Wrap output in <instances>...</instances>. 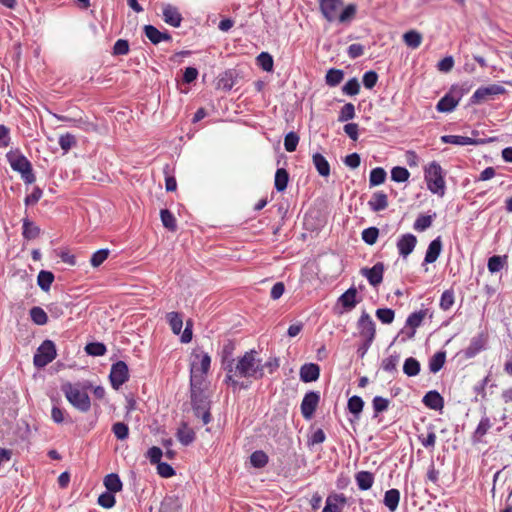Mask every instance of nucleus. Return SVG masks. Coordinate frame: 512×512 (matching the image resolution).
Here are the masks:
<instances>
[{
    "instance_id": "nucleus-1",
    "label": "nucleus",
    "mask_w": 512,
    "mask_h": 512,
    "mask_svg": "<svg viewBox=\"0 0 512 512\" xmlns=\"http://www.w3.org/2000/svg\"><path fill=\"white\" fill-rule=\"evenodd\" d=\"M233 361L227 365V375L225 381L236 386L238 382L233 378L234 376L240 378H254L260 379L264 375V365L262 360L258 358V353L255 350L247 351L241 358L238 359L235 367L232 366Z\"/></svg>"
},
{
    "instance_id": "nucleus-2",
    "label": "nucleus",
    "mask_w": 512,
    "mask_h": 512,
    "mask_svg": "<svg viewBox=\"0 0 512 512\" xmlns=\"http://www.w3.org/2000/svg\"><path fill=\"white\" fill-rule=\"evenodd\" d=\"M319 6L324 18L329 22L335 20H338L340 23L350 22L355 17L357 11L355 4H349L342 10V0H320Z\"/></svg>"
},
{
    "instance_id": "nucleus-3",
    "label": "nucleus",
    "mask_w": 512,
    "mask_h": 512,
    "mask_svg": "<svg viewBox=\"0 0 512 512\" xmlns=\"http://www.w3.org/2000/svg\"><path fill=\"white\" fill-rule=\"evenodd\" d=\"M203 383L190 382L191 403L195 416L200 417L203 424L211 421L210 401L202 389Z\"/></svg>"
},
{
    "instance_id": "nucleus-4",
    "label": "nucleus",
    "mask_w": 512,
    "mask_h": 512,
    "mask_svg": "<svg viewBox=\"0 0 512 512\" xmlns=\"http://www.w3.org/2000/svg\"><path fill=\"white\" fill-rule=\"evenodd\" d=\"M61 390L64 393L69 403L80 412H88L91 407L90 397L87 392L82 390L79 384H72L66 382L61 386Z\"/></svg>"
},
{
    "instance_id": "nucleus-5",
    "label": "nucleus",
    "mask_w": 512,
    "mask_h": 512,
    "mask_svg": "<svg viewBox=\"0 0 512 512\" xmlns=\"http://www.w3.org/2000/svg\"><path fill=\"white\" fill-rule=\"evenodd\" d=\"M424 177L428 189L439 196L445 194V180L443 169L436 161L431 162L424 170Z\"/></svg>"
},
{
    "instance_id": "nucleus-6",
    "label": "nucleus",
    "mask_w": 512,
    "mask_h": 512,
    "mask_svg": "<svg viewBox=\"0 0 512 512\" xmlns=\"http://www.w3.org/2000/svg\"><path fill=\"white\" fill-rule=\"evenodd\" d=\"M11 168L21 174V178L27 184L35 182L36 178L33 173L30 161L19 151H10L6 155Z\"/></svg>"
},
{
    "instance_id": "nucleus-7",
    "label": "nucleus",
    "mask_w": 512,
    "mask_h": 512,
    "mask_svg": "<svg viewBox=\"0 0 512 512\" xmlns=\"http://www.w3.org/2000/svg\"><path fill=\"white\" fill-rule=\"evenodd\" d=\"M211 364V357L205 352H195L190 364V382L203 383Z\"/></svg>"
},
{
    "instance_id": "nucleus-8",
    "label": "nucleus",
    "mask_w": 512,
    "mask_h": 512,
    "mask_svg": "<svg viewBox=\"0 0 512 512\" xmlns=\"http://www.w3.org/2000/svg\"><path fill=\"white\" fill-rule=\"evenodd\" d=\"M56 347L53 341L45 340L37 349L33 362L38 368L45 367L56 358Z\"/></svg>"
},
{
    "instance_id": "nucleus-9",
    "label": "nucleus",
    "mask_w": 512,
    "mask_h": 512,
    "mask_svg": "<svg viewBox=\"0 0 512 512\" xmlns=\"http://www.w3.org/2000/svg\"><path fill=\"white\" fill-rule=\"evenodd\" d=\"M357 329L360 337L367 340V343H373L376 336V324L369 313L363 311L357 321Z\"/></svg>"
},
{
    "instance_id": "nucleus-10",
    "label": "nucleus",
    "mask_w": 512,
    "mask_h": 512,
    "mask_svg": "<svg viewBox=\"0 0 512 512\" xmlns=\"http://www.w3.org/2000/svg\"><path fill=\"white\" fill-rule=\"evenodd\" d=\"M111 386L118 390L129 379V369L124 361H117L110 370Z\"/></svg>"
},
{
    "instance_id": "nucleus-11",
    "label": "nucleus",
    "mask_w": 512,
    "mask_h": 512,
    "mask_svg": "<svg viewBox=\"0 0 512 512\" xmlns=\"http://www.w3.org/2000/svg\"><path fill=\"white\" fill-rule=\"evenodd\" d=\"M319 400L320 395L318 392L310 391L305 394L301 402V413L305 419H311L318 406Z\"/></svg>"
},
{
    "instance_id": "nucleus-12",
    "label": "nucleus",
    "mask_w": 512,
    "mask_h": 512,
    "mask_svg": "<svg viewBox=\"0 0 512 512\" xmlns=\"http://www.w3.org/2000/svg\"><path fill=\"white\" fill-rule=\"evenodd\" d=\"M384 270V264L377 262L372 268H362L360 273L368 280L370 285L376 287L383 281Z\"/></svg>"
},
{
    "instance_id": "nucleus-13",
    "label": "nucleus",
    "mask_w": 512,
    "mask_h": 512,
    "mask_svg": "<svg viewBox=\"0 0 512 512\" xmlns=\"http://www.w3.org/2000/svg\"><path fill=\"white\" fill-rule=\"evenodd\" d=\"M426 316V310H420L411 313L406 320V327L408 330H402L401 333L406 334L408 339H412L415 336L416 328L421 326Z\"/></svg>"
},
{
    "instance_id": "nucleus-14",
    "label": "nucleus",
    "mask_w": 512,
    "mask_h": 512,
    "mask_svg": "<svg viewBox=\"0 0 512 512\" xmlns=\"http://www.w3.org/2000/svg\"><path fill=\"white\" fill-rule=\"evenodd\" d=\"M417 244V238L411 233L402 235L397 241V249L399 254L406 258L410 255Z\"/></svg>"
},
{
    "instance_id": "nucleus-15",
    "label": "nucleus",
    "mask_w": 512,
    "mask_h": 512,
    "mask_svg": "<svg viewBox=\"0 0 512 512\" xmlns=\"http://www.w3.org/2000/svg\"><path fill=\"white\" fill-rule=\"evenodd\" d=\"M505 92V88L501 85H489L486 87L478 88L474 94L472 95V102L478 103L480 101L486 100L488 96L491 95H499Z\"/></svg>"
},
{
    "instance_id": "nucleus-16",
    "label": "nucleus",
    "mask_w": 512,
    "mask_h": 512,
    "mask_svg": "<svg viewBox=\"0 0 512 512\" xmlns=\"http://www.w3.org/2000/svg\"><path fill=\"white\" fill-rule=\"evenodd\" d=\"M162 14L165 23L173 27H179L181 25L182 16L175 6H172L171 4H164L162 7Z\"/></svg>"
},
{
    "instance_id": "nucleus-17",
    "label": "nucleus",
    "mask_w": 512,
    "mask_h": 512,
    "mask_svg": "<svg viewBox=\"0 0 512 512\" xmlns=\"http://www.w3.org/2000/svg\"><path fill=\"white\" fill-rule=\"evenodd\" d=\"M346 502L347 498L343 494H331L327 497L322 512H341Z\"/></svg>"
},
{
    "instance_id": "nucleus-18",
    "label": "nucleus",
    "mask_w": 512,
    "mask_h": 512,
    "mask_svg": "<svg viewBox=\"0 0 512 512\" xmlns=\"http://www.w3.org/2000/svg\"><path fill=\"white\" fill-rule=\"evenodd\" d=\"M320 376V368L317 364L307 363L300 368V379L305 383L316 381Z\"/></svg>"
},
{
    "instance_id": "nucleus-19",
    "label": "nucleus",
    "mask_w": 512,
    "mask_h": 512,
    "mask_svg": "<svg viewBox=\"0 0 512 512\" xmlns=\"http://www.w3.org/2000/svg\"><path fill=\"white\" fill-rule=\"evenodd\" d=\"M144 33L146 37L155 45L159 44L162 41L171 40V35L169 33L161 32L153 25H145Z\"/></svg>"
},
{
    "instance_id": "nucleus-20",
    "label": "nucleus",
    "mask_w": 512,
    "mask_h": 512,
    "mask_svg": "<svg viewBox=\"0 0 512 512\" xmlns=\"http://www.w3.org/2000/svg\"><path fill=\"white\" fill-rule=\"evenodd\" d=\"M443 143H449L454 145L466 146V145H478L482 144V140L473 139L467 136L460 135H443L441 137Z\"/></svg>"
},
{
    "instance_id": "nucleus-21",
    "label": "nucleus",
    "mask_w": 512,
    "mask_h": 512,
    "mask_svg": "<svg viewBox=\"0 0 512 512\" xmlns=\"http://www.w3.org/2000/svg\"><path fill=\"white\" fill-rule=\"evenodd\" d=\"M441 251H442V240H441V237L438 236L436 239H434L433 241L430 242V244L427 248L426 254H425L424 262L425 263H434L438 259Z\"/></svg>"
},
{
    "instance_id": "nucleus-22",
    "label": "nucleus",
    "mask_w": 512,
    "mask_h": 512,
    "mask_svg": "<svg viewBox=\"0 0 512 512\" xmlns=\"http://www.w3.org/2000/svg\"><path fill=\"white\" fill-rule=\"evenodd\" d=\"M356 297L357 289L355 287H350L338 298V302L345 308V310L350 311L358 303Z\"/></svg>"
},
{
    "instance_id": "nucleus-23",
    "label": "nucleus",
    "mask_w": 512,
    "mask_h": 512,
    "mask_svg": "<svg viewBox=\"0 0 512 512\" xmlns=\"http://www.w3.org/2000/svg\"><path fill=\"white\" fill-rule=\"evenodd\" d=\"M422 401L426 407L433 410H440L444 405L443 397L435 390L427 392Z\"/></svg>"
},
{
    "instance_id": "nucleus-24",
    "label": "nucleus",
    "mask_w": 512,
    "mask_h": 512,
    "mask_svg": "<svg viewBox=\"0 0 512 512\" xmlns=\"http://www.w3.org/2000/svg\"><path fill=\"white\" fill-rule=\"evenodd\" d=\"M176 437L182 445L188 446L195 440V432L186 423H182L177 430Z\"/></svg>"
},
{
    "instance_id": "nucleus-25",
    "label": "nucleus",
    "mask_w": 512,
    "mask_h": 512,
    "mask_svg": "<svg viewBox=\"0 0 512 512\" xmlns=\"http://www.w3.org/2000/svg\"><path fill=\"white\" fill-rule=\"evenodd\" d=\"M402 38L405 45L411 49L419 48L423 41V35L414 29L405 32Z\"/></svg>"
},
{
    "instance_id": "nucleus-26",
    "label": "nucleus",
    "mask_w": 512,
    "mask_h": 512,
    "mask_svg": "<svg viewBox=\"0 0 512 512\" xmlns=\"http://www.w3.org/2000/svg\"><path fill=\"white\" fill-rule=\"evenodd\" d=\"M369 207L374 212H379L387 208L388 199L387 195L383 192H376L368 202Z\"/></svg>"
},
{
    "instance_id": "nucleus-27",
    "label": "nucleus",
    "mask_w": 512,
    "mask_h": 512,
    "mask_svg": "<svg viewBox=\"0 0 512 512\" xmlns=\"http://www.w3.org/2000/svg\"><path fill=\"white\" fill-rule=\"evenodd\" d=\"M458 103H459V98H455V97L451 96L450 94H446L444 97H442L438 101V103L436 105V109L439 112H444V113L451 112L456 108Z\"/></svg>"
},
{
    "instance_id": "nucleus-28",
    "label": "nucleus",
    "mask_w": 512,
    "mask_h": 512,
    "mask_svg": "<svg viewBox=\"0 0 512 512\" xmlns=\"http://www.w3.org/2000/svg\"><path fill=\"white\" fill-rule=\"evenodd\" d=\"M312 161L316 170L322 177H328L330 175V164L322 154L314 153Z\"/></svg>"
},
{
    "instance_id": "nucleus-29",
    "label": "nucleus",
    "mask_w": 512,
    "mask_h": 512,
    "mask_svg": "<svg viewBox=\"0 0 512 512\" xmlns=\"http://www.w3.org/2000/svg\"><path fill=\"white\" fill-rule=\"evenodd\" d=\"M355 481L360 490L370 489L374 483V475L368 471H360L355 475Z\"/></svg>"
},
{
    "instance_id": "nucleus-30",
    "label": "nucleus",
    "mask_w": 512,
    "mask_h": 512,
    "mask_svg": "<svg viewBox=\"0 0 512 512\" xmlns=\"http://www.w3.org/2000/svg\"><path fill=\"white\" fill-rule=\"evenodd\" d=\"M400 501V492L398 489H390L385 492L384 505L391 511L397 510Z\"/></svg>"
},
{
    "instance_id": "nucleus-31",
    "label": "nucleus",
    "mask_w": 512,
    "mask_h": 512,
    "mask_svg": "<svg viewBox=\"0 0 512 512\" xmlns=\"http://www.w3.org/2000/svg\"><path fill=\"white\" fill-rule=\"evenodd\" d=\"M22 228V235L27 240L35 239L40 234V228L37 225H35L32 221H30L28 218L23 219Z\"/></svg>"
},
{
    "instance_id": "nucleus-32",
    "label": "nucleus",
    "mask_w": 512,
    "mask_h": 512,
    "mask_svg": "<svg viewBox=\"0 0 512 512\" xmlns=\"http://www.w3.org/2000/svg\"><path fill=\"white\" fill-rule=\"evenodd\" d=\"M289 182V174L286 169L284 168H278L275 173V189L278 192H283L288 185Z\"/></svg>"
},
{
    "instance_id": "nucleus-33",
    "label": "nucleus",
    "mask_w": 512,
    "mask_h": 512,
    "mask_svg": "<svg viewBox=\"0 0 512 512\" xmlns=\"http://www.w3.org/2000/svg\"><path fill=\"white\" fill-rule=\"evenodd\" d=\"M104 486L109 492H119L122 489V482L118 474L111 473L105 476L104 478Z\"/></svg>"
},
{
    "instance_id": "nucleus-34",
    "label": "nucleus",
    "mask_w": 512,
    "mask_h": 512,
    "mask_svg": "<svg viewBox=\"0 0 512 512\" xmlns=\"http://www.w3.org/2000/svg\"><path fill=\"white\" fill-rule=\"evenodd\" d=\"M364 407V401L359 396H352L348 399L347 408L350 413H352L356 419L360 418V414Z\"/></svg>"
},
{
    "instance_id": "nucleus-35",
    "label": "nucleus",
    "mask_w": 512,
    "mask_h": 512,
    "mask_svg": "<svg viewBox=\"0 0 512 512\" xmlns=\"http://www.w3.org/2000/svg\"><path fill=\"white\" fill-rule=\"evenodd\" d=\"M53 281L54 275L50 271L41 270L37 276V284L45 292L50 290Z\"/></svg>"
},
{
    "instance_id": "nucleus-36",
    "label": "nucleus",
    "mask_w": 512,
    "mask_h": 512,
    "mask_svg": "<svg viewBox=\"0 0 512 512\" xmlns=\"http://www.w3.org/2000/svg\"><path fill=\"white\" fill-rule=\"evenodd\" d=\"M166 319L171 327L174 334H180L183 327L182 316L178 312H169L166 315Z\"/></svg>"
},
{
    "instance_id": "nucleus-37",
    "label": "nucleus",
    "mask_w": 512,
    "mask_h": 512,
    "mask_svg": "<svg viewBox=\"0 0 512 512\" xmlns=\"http://www.w3.org/2000/svg\"><path fill=\"white\" fill-rule=\"evenodd\" d=\"M30 317H31V320L36 325L42 326V325L47 324V322H48L47 313L41 307H38V306H34L30 309Z\"/></svg>"
},
{
    "instance_id": "nucleus-38",
    "label": "nucleus",
    "mask_w": 512,
    "mask_h": 512,
    "mask_svg": "<svg viewBox=\"0 0 512 512\" xmlns=\"http://www.w3.org/2000/svg\"><path fill=\"white\" fill-rule=\"evenodd\" d=\"M160 217L162 224L165 228H167L169 231H176L177 224H176V218L174 215L168 210V209H162L160 211Z\"/></svg>"
},
{
    "instance_id": "nucleus-39",
    "label": "nucleus",
    "mask_w": 512,
    "mask_h": 512,
    "mask_svg": "<svg viewBox=\"0 0 512 512\" xmlns=\"http://www.w3.org/2000/svg\"><path fill=\"white\" fill-rule=\"evenodd\" d=\"M403 372L409 376H416L420 372V363L413 357H409L405 360L403 365Z\"/></svg>"
},
{
    "instance_id": "nucleus-40",
    "label": "nucleus",
    "mask_w": 512,
    "mask_h": 512,
    "mask_svg": "<svg viewBox=\"0 0 512 512\" xmlns=\"http://www.w3.org/2000/svg\"><path fill=\"white\" fill-rule=\"evenodd\" d=\"M344 78V72L340 69H329L326 73L325 80L329 86H337Z\"/></svg>"
},
{
    "instance_id": "nucleus-41",
    "label": "nucleus",
    "mask_w": 512,
    "mask_h": 512,
    "mask_svg": "<svg viewBox=\"0 0 512 512\" xmlns=\"http://www.w3.org/2000/svg\"><path fill=\"white\" fill-rule=\"evenodd\" d=\"M386 175V171L381 167H376L372 169L369 176L370 186H378L384 183Z\"/></svg>"
},
{
    "instance_id": "nucleus-42",
    "label": "nucleus",
    "mask_w": 512,
    "mask_h": 512,
    "mask_svg": "<svg viewBox=\"0 0 512 512\" xmlns=\"http://www.w3.org/2000/svg\"><path fill=\"white\" fill-rule=\"evenodd\" d=\"M445 352H437L429 361V369L432 373L440 371L445 363Z\"/></svg>"
},
{
    "instance_id": "nucleus-43",
    "label": "nucleus",
    "mask_w": 512,
    "mask_h": 512,
    "mask_svg": "<svg viewBox=\"0 0 512 512\" xmlns=\"http://www.w3.org/2000/svg\"><path fill=\"white\" fill-rule=\"evenodd\" d=\"M435 216H436L435 213L433 214V216H431V215L418 216L413 224V228L419 232L425 231L432 225L433 217H435Z\"/></svg>"
},
{
    "instance_id": "nucleus-44",
    "label": "nucleus",
    "mask_w": 512,
    "mask_h": 512,
    "mask_svg": "<svg viewBox=\"0 0 512 512\" xmlns=\"http://www.w3.org/2000/svg\"><path fill=\"white\" fill-rule=\"evenodd\" d=\"M257 64L266 72H271L273 70V57L268 52H261L257 58Z\"/></svg>"
},
{
    "instance_id": "nucleus-45",
    "label": "nucleus",
    "mask_w": 512,
    "mask_h": 512,
    "mask_svg": "<svg viewBox=\"0 0 512 512\" xmlns=\"http://www.w3.org/2000/svg\"><path fill=\"white\" fill-rule=\"evenodd\" d=\"M250 462L255 468H263L268 463V456L265 452L257 450L251 454Z\"/></svg>"
},
{
    "instance_id": "nucleus-46",
    "label": "nucleus",
    "mask_w": 512,
    "mask_h": 512,
    "mask_svg": "<svg viewBox=\"0 0 512 512\" xmlns=\"http://www.w3.org/2000/svg\"><path fill=\"white\" fill-rule=\"evenodd\" d=\"M484 348V340L481 336L474 337L468 348L466 349V356L473 357Z\"/></svg>"
},
{
    "instance_id": "nucleus-47",
    "label": "nucleus",
    "mask_w": 512,
    "mask_h": 512,
    "mask_svg": "<svg viewBox=\"0 0 512 512\" xmlns=\"http://www.w3.org/2000/svg\"><path fill=\"white\" fill-rule=\"evenodd\" d=\"M375 315L383 324H391L395 318V312L390 308H378Z\"/></svg>"
},
{
    "instance_id": "nucleus-48",
    "label": "nucleus",
    "mask_w": 512,
    "mask_h": 512,
    "mask_svg": "<svg viewBox=\"0 0 512 512\" xmlns=\"http://www.w3.org/2000/svg\"><path fill=\"white\" fill-rule=\"evenodd\" d=\"M505 260H506V256L501 257L498 255H494V256L490 257L488 259V264H487L488 270L491 273L499 272L500 270L503 269Z\"/></svg>"
},
{
    "instance_id": "nucleus-49",
    "label": "nucleus",
    "mask_w": 512,
    "mask_h": 512,
    "mask_svg": "<svg viewBox=\"0 0 512 512\" xmlns=\"http://www.w3.org/2000/svg\"><path fill=\"white\" fill-rule=\"evenodd\" d=\"M491 428V422H490V419L488 417H483L475 432H474V440L475 441H480L481 438L487 433V431Z\"/></svg>"
},
{
    "instance_id": "nucleus-50",
    "label": "nucleus",
    "mask_w": 512,
    "mask_h": 512,
    "mask_svg": "<svg viewBox=\"0 0 512 512\" xmlns=\"http://www.w3.org/2000/svg\"><path fill=\"white\" fill-rule=\"evenodd\" d=\"M389 400L383 398L381 396H375L372 400V406L374 410V417H377L378 414L386 411L389 407Z\"/></svg>"
},
{
    "instance_id": "nucleus-51",
    "label": "nucleus",
    "mask_w": 512,
    "mask_h": 512,
    "mask_svg": "<svg viewBox=\"0 0 512 512\" xmlns=\"http://www.w3.org/2000/svg\"><path fill=\"white\" fill-rule=\"evenodd\" d=\"M85 351L88 355L91 356H103L106 353L107 349L103 343L92 342L86 345Z\"/></svg>"
},
{
    "instance_id": "nucleus-52",
    "label": "nucleus",
    "mask_w": 512,
    "mask_h": 512,
    "mask_svg": "<svg viewBox=\"0 0 512 512\" xmlns=\"http://www.w3.org/2000/svg\"><path fill=\"white\" fill-rule=\"evenodd\" d=\"M379 236V229L376 227H369L362 231V239L368 245L376 243Z\"/></svg>"
},
{
    "instance_id": "nucleus-53",
    "label": "nucleus",
    "mask_w": 512,
    "mask_h": 512,
    "mask_svg": "<svg viewBox=\"0 0 512 512\" xmlns=\"http://www.w3.org/2000/svg\"><path fill=\"white\" fill-rule=\"evenodd\" d=\"M409 176V171L404 167L396 166L391 170V179L395 182H405Z\"/></svg>"
},
{
    "instance_id": "nucleus-54",
    "label": "nucleus",
    "mask_w": 512,
    "mask_h": 512,
    "mask_svg": "<svg viewBox=\"0 0 512 512\" xmlns=\"http://www.w3.org/2000/svg\"><path fill=\"white\" fill-rule=\"evenodd\" d=\"M355 117V107L352 103H346L340 110L338 121L346 122Z\"/></svg>"
},
{
    "instance_id": "nucleus-55",
    "label": "nucleus",
    "mask_w": 512,
    "mask_h": 512,
    "mask_svg": "<svg viewBox=\"0 0 512 512\" xmlns=\"http://www.w3.org/2000/svg\"><path fill=\"white\" fill-rule=\"evenodd\" d=\"M454 304V292L453 290H445L440 298V308L444 311L449 310Z\"/></svg>"
},
{
    "instance_id": "nucleus-56",
    "label": "nucleus",
    "mask_w": 512,
    "mask_h": 512,
    "mask_svg": "<svg viewBox=\"0 0 512 512\" xmlns=\"http://www.w3.org/2000/svg\"><path fill=\"white\" fill-rule=\"evenodd\" d=\"M116 503V499L113 492H104L98 497V504L106 509L112 508Z\"/></svg>"
},
{
    "instance_id": "nucleus-57",
    "label": "nucleus",
    "mask_w": 512,
    "mask_h": 512,
    "mask_svg": "<svg viewBox=\"0 0 512 512\" xmlns=\"http://www.w3.org/2000/svg\"><path fill=\"white\" fill-rule=\"evenodd\" d=\"M109 249H100L94 252L90 259V264L93 267H99L109 256Z\"/></svg>"
},
{
    "instance_id": "nucleus-58",
    "label": "nucleus",
    "mask_w": 512,
    "mask_h": 512,
    "mask_svg": "<svg viewBox=\"0 0 512 512\" xmlns=\"http://www.w3.org/2000/svg\"><path fill=\"white\" fill-rule=\"evenodd\" d=\"M112 432L119 440H125L129 435V428L123 422H116L112 426Z\"/></svg>"
},
{
    "instance_id": "nucleus-59",
    "label": "nucleus",
    "mask_w": 512,
    "mask_h": 512,
    "mask_svg": "<svg viewBox=\"0 0 512 512\" xmlns=\"http://www.w3.org/2000/svg\"><path fill=\"white\" fill-rule=\"evenodd\" d=\"M299 143V136L295 132H289L284 138V147L288 152L296 150Z\"/></svg>"
},
{
    "instance_id": "nucleus-60",
    "label": "nucleus",
    "mask_w": 512,
    "mask_h": 512,
    "mask_svg": "<svg viewBox=\"0 0 512 512\" xmlns=\"http://www.w3.org/2000/svg\"><path fill=\"white\" fill-rule=\"evenodd\" d=\"M60 147L62 150H64L65 152L69 151L73 146L76 145V138L74 135L70 134V133H66L64 135H61L59 137V141H58Z\"/></svg>"
},
{
    "instance_id": "nucleus-61",
    "label": "nucleus",
    "mask_w": 512,
    "mask_h": 512,
    "mask_svg": "<svg viewBox=\"0 0 512 512\" xmlns=\"http://www.w3.org/2000/svg\"><path fill=\"white\" fill-rule=\"evenodd\" d=\"M342 91L346 95L354 96L360 91V84L356 78H352L346 82L343 86Z\"/></svg>"
},
{
    "instance_id": "nucleus-62",
    "label": "nucleus",
    "mask_w": 512,
    "mask_h": 512,
    "mask_svg": "<svg viewBox=\"0 0 512 512\" xmlns=\"http://www.w3.org/2000/svg\"><path fill=\"white\" fill-rule=\"evenodd\" d=\"M399 355H391L382 361L381 367L386 372H394L397 369Z\"/></svg>"
},
{
    "instance_id": "nucleus-63",
    "label": "nucleus",
    "mask_w": 512,
    "mask_h": 512,
    "mask_svg": "<svg viewBox=\"0 0 512 512\" xmlns=\"http://www.w3.org/2000/svg\"><path fill=\"white\" fill-rule=\"evenodd\" d=\"M377 80H378V75L375 71H372V70L365 72L363 75V79H362L363 85L367 89H372L376 85Z\"/></svg>"
},
{
    "instance_id": "nucleus-64",
    "label": "nucleus",
    "mask_w": 512,
    "mask_h": 512,
    "mask_svg": "<svg viewBox=\"0 0 512 512\" xmlns=\"http://www.w3.org/2000/svg\"><path fill=\"white\" fill-rule=\"evenodd\" d=\"M129 52V43L127 40L118 39L113 47L114 55H126Z\"/></svg>"
}]
</instances>
